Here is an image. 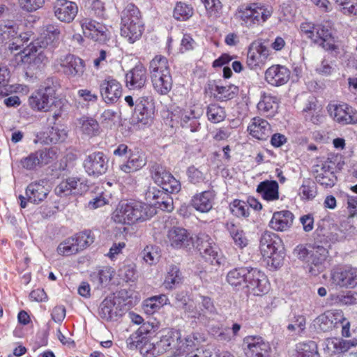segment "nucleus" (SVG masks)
Wrapping results in <instances>:
<instances>
[{
	"label": "nucleus",
	"instance_id": "1",
	"mask_svg": "<svg viewBox=\"0 0 357 357\" xmlns=\"http://www.w3.org/2000/svg\"><path fill=\"white\" fill-rule=\"evenodd\" d=\"M154 209L149 205L136 201L121 202L112 213V218L119 224L132 225L152 217Z\"/></svg>",
	"mask_w": 357,
	"mask_h": 357
},
{
	"label": "nucleus",
	"instance_id": "2",
	"mask_svg": "<svg viewBox=\"0 0 357 357\" xmlns=\"http://www.w3.org/2000/svg\"><path fill=\"white\" fill-rule=\"evenodd\" d=\"M60 33L61 31L56 26L47 25L45 33H44L45 36L37 38L24 47L23 54L26 61L33 62L36 64L44 62L47 59L43 52L44 50L57 40Z\"/></svg>",
	"mask_w": 357,
	"mask_h": 357
},
{
	"label": "nucleus",
	"instance_id": "3",
	"mask_svg": "<svg viewBox=\"0 0 357 357\" xmlns=\"http://www.w3.org/2000/svg\"><path fill=\"white\" fill-rule=\"evenodd\" d=\"M272 9L261 3H251L238 6L236 17L241 24L248 28L262 25L272 15Z\"/></svg>",
	"mask_w": 357,
	"mask_h": 357
},
{
	"label": "nucleus",
	"instance_id": "4",
	"mask_svg": "<svg viewBox=\"0 0 357 357\" xmlns=\"http://www.w3.org/2000/svg\"><path fill=\"white\" fill-rule=\"evenodd\" d=\"M143 31V23L139 9L132 3L128 4L121 13V36L129 43L139 39Z\"/></svg>",
	"mask_w": 357,
	"mask_h": 357
},
{
	"label": "nucleus",
	"instance_id": "5",
	"mask_svg": "<svg viewBox=\"0 0 357 357\" xmlns=\"http://www.w3.org/2000/svg\"><path fill=\"white\" fill-rule=\"evenodd\" d=\"M259 248L263 257L271 259L272 266L277 268L282 264V240L277 234L268 231H264L260 238Z\"/></svg>",
	"mask_w": 357,
	"mask_h": 357
},
{
	"label": "nucleus",
	"instance_id": "6",
	"mask_svg": "<svg viewBox=\"0 0 357 357\" xmlns=\"http://www.w3.org/2000/svg\"><path fill=\"white\" fill-rule=\"evenodd\" d=\"M167 334V336L171 337L169 339L172 340L168 341L169 356H178L183 352L192 349L205 340L204 337L198 333L188 335L184 340L181 339V334L178 331H169Z\"/></svg>",
	"mask_w": 357,
	"mask_h": 357
},
{
	"label": "nucleus",
	"instance_id": "7",
	"mask_svg": "<svg viewBox=\"0 0 357 357\" xmlns=\"http://www.w3.org/2000/svg\"><path fill=\"white\" fill-rule=\"evenodd\" d=\"M31 108L38 112H48L56 106L59 100L56 97V91L52 86H46L33 92L29 98Z\"/></svg>",
	"mask_w": 357,
	"mask_h": 357
},
{
	"label": "nucleus",
	"instance_id": "8",
	"mask_svg": "<svg viewBox=\"0 0 357 357\" xmlns=\"http://www.w3.org/2000/svg\"><path fill=\"white\" fill-rule=\"evenodd\" d=\"M22 27L17 24L5 26L1 36L3 39L8 44V49L11 51L24 50V45L27 43L31 36L29 31L24 32Z\"/></svg>",
	"mask_w": 357,
	"mask_h": 357
},
{
	"label": "nucleus",
	"instance_id": "9",
	"mask_svg": "<svg viewBox=\"0 0 357 357\" xmlns=\"http://www.w3.org/2000/svg\"><path fill=\"white\" fill-rule=\"evenodd\" d=\"M151 177L161 188L171 193L181 190V183L166 168L161 165L154 164L151 169Z\"/></svg>",
	"mask_w": 357,
	"mask_h": 357
},
{
	"label": "nucleus",
	"instance_id": "10",
	"mask_svg": "<svg viewBox=\"0 0 357 357\" xmlns=\"http://www.w3.org/2000/svg\"><path fill=\"white\" fill-rule=\"evenodd\" d=\"M331 283L341 288H354L357 285V271L350 266L334 267L330 274Z\"/></svg>",
	"mask_w": 357,
	"mask_h": 357
},
{
	"label": "nucleus",
	"instance_id": "11",
	"mask_svg": "<svg viewBox=\"0 0 357 357\" xmlns=\"http://www.w3.org/2000/svg\"><path fill=\"white\" fill-rule=\"evenodd\" d=\"M243 348L248 357H271V346L260 336L245 337L243 340Z\"/></svg>",
	"mask_w": 357,
	"mask_h": 357
},
{
	"label": "nucleus",
	"instance_id": "12",
	"mask_svg": "<svg viewBox=\"0 0 357 357\" xmlns=\"http://www.w3.org/2000/svg\"><path fill=\"white\" fill-rule=\"evenodd\" d=\"M83 167L89 176L98 177L106 173L108 159L102 152H93L86 156L83 161Z\"/></svg>",
	"mask_w": 357,
	"mask_h": 357
},
{
	"label": "nucleus",
	"instance_id": "13",
	"mask_svg": "<svg viewBox=\"0 0 357 357\" xmlns=\"http://www.w3.org/2000/svg\"><path fill=\"white\" fill-rule=\"evenodd\" d=\"M155 112L153 98L151 96H143L135 100L133 119L143 125L149 124Z\"/></svg>",
	"mask_w": 357,
	"mask_h": 357
},
{
	"label": "nucleus",
	"instance_id": "14",
	"mask_svg": "<svg viewBox=\"0 0 357 357\" xmlns=\"http://www.w3.org/2000/svg\"><path fill=\"white\" fill-rule=\"evenodd\" d=\"M56 159V151L53 149L45 148L30 153L23 158L21 165L27 170H33L36 167L43 166L51 163Z\"/></svg>",
	"mask_w": 357,
	"mask_h": 357
},
{
	"label": "nucleus",
	"instance_id": "15",
	"mask_svg": "<svg viewBox=\"0 0 357 357\" xmlns=\"http://www.w3.org/2000/svg\"><path fill=\"white\" fill-rule=\"evenodd\" d=\"M80 25L84 35L99 43H105L109 38V31L107 27L91 18H84L80 21Z\"/></svg>",
	"mask_w": 357,
	"mask_h": 357
},
{
	"label": "nucleus",
	"instance_id": "16",
	"mask_svg": "<svg viewBox=\"0 0 357 357\" xmlns=\"http://www.w3.org/2000/svg\"><path fill=\"white\" fill-rule=\"evenodd\" d=\"M57 62L63 74L69 78L81 77L85 71L84 61L71 54L61 56Z\"/></svg>",
	"mask_w": 357,
	"mask_h": 357
},
{
	"label": "nucleus",
	"instance_id": "17",
	"mask_svg": "<svg viewBox=\"0 0 357 357\" xmlns=\"http://www.w3.org/2000/svg\"><path fill=\"white\" fill-rule=\"evenodd\" d=\"M100 94L107 104H113L122 96L121 83L112 77L108 76L102 80L99 85Z\"/></svg>",
	"mask_w": 357,
	"mask_h": 357
},
{
	"label": "nucleus",
	"instance_id": "18",
	"mask_svg": "<svg viewBox=\"0 0 357 357\" xmlns=\"http://www.w3.org/2000/svg\"><path fill=\"white\" fill-rule=\"evenodd\" d=\"M245 287L254 296H262L268 293L269 283L265 274L257 268H252Z\"/></svg>",
	"mask_w": 357,
	"mask_h": 357
},
{
	"label": "nucleus",
	"instance_id": "19",
	"mask_svg": "<svg viewBox=\"0 0 357 357\" xmlns=\"http://www.w3.org/2000/svg\"><path fill=\"white\" fill-rule=\"evenodd\" d=\"M334 168V163L331 161H326L314 166L313 174L317 182L326 188L333 187L337 181Z\"/></svg>",
	"mask_w": 357,
	"mask_h": 357
},
{
	"label": "nucleus",
	"instance_id": "20",
	"mask_svg": "<svg viewBox=\"0 0 357 357\" xmlns=\"http://www.w3.org/2000/svg\"><path fill=\"white\" fill-rule=\"evenodd\" d=\"M53 11L58 20L70 23L78 13V6L71 1L56 0L53 4Z\"/></svg>",
	"mask_w": 357,
	"mask_h": 357
},
{
	"label": "nucleus",
	"instance_id": "21",
	"mask_svg": "<svg viewBox=\"0 0 357 357\" xmlns=\"http://www.w3.org/2000/svg\"><path fill=\"white\" fill-rule=\"evenodd\" d=\"M270 55L269 49L261 41L252 42L248 51L247 63L251 69L263 64Z\"/></svg>",
	"mask_w": 357,
	"mask_h": 357
},
{
	"label": "nucleus",
	"instance_id": "22",
	"mask_svg": "<svg viewBox=\"0 0 357 357\" xmlns=\"http://www.w3.org/2000/svg\"><path fill=\"white\" fill-rule=\"evenodd\" d=\"M48 181L40 179L31 182L26 188L27 201L34 204L43 202L50 193Z\"/></svg>",
	"mask_w": 357,
	"mask_h": 357
},
{
	"label": "nucleus",
	"instance_id": "23",
	"mask_svg": "<svg viewBox=\"0 0 357 357\" xmlns=\"http://www.w3.org/2000/svg\"><path fill=\"white\" fill-rule=\"evenodd\" d=\"M328 256L327 250L323 246L314 247L307 261L308 272L314 276L318 275L325 269V262Z\"/></svg>",
	"mask_w": 357,
	"mask_h": 357
},
{
	"label": "nucleus",
	"instance_id": "24",
	"mask_svg": "<svg viewBox=\"0 0 357 357\" xmlns=\"http://www.w3.org/2000/svg\"><path fill=\"white\" fill-rule=\"evenodd\" d=\"M197 247L200 254L206 259L213 263L220 264L221 262L218 258V248L213 239L206 234H199L197 239Z\"/></svg>",
	"mask_w": 357,
	"mask_h": 357
},
{
	"label": "nucleus",
	"instance_id": "25",
	"mask_svg": "<svg viewBox=\"0 0 357 357\" xmlns=\"http://www.w3.org/2000/svg\"><path fill=\"white\" fill-rule=\"evenodd\" d=\"M291 72L284 66L273 65L265 72V79L271 85L280 86L285 84L290 78Z\"/></svg>",
	"mask_w": 357,
	"mask_h": 357
},
{
	"label": "nucleus",
	"instance_id": "26",
	"mask_svg": "<svg viewBox=\"0 0 357 357\" xmlns=\"http://www.w3.org/2000/svg\"><path fill=\"white\" fill-rule=\"evenodd\" d=\"M170 337L166 333L156 343L144 342L139 347L141 354L144 357H156L160 354L169 353V343L168 341L172 340L169 339Z\"/></svg>",
	"mask_w": 357,
	"mask_h": 357
},
{
	"label": "nucleus",
	"instance_id": "27",
	"mask_svg": "<svg viewBox=\"0 0 357 357\" xmlns=\"http://www.w3.org/2000/svg\"><path fill=\"white\" fill-rule=\"evenodd\" d=\"M330 109L331 116L342 125L357 123V111L348 105H338Z\"/></svg>",
	"mask_w": 357,
	"mask_h": 357
},
{
	"label": "nucleus",
	"instance_id": "28",
	"mask_svg": "<svg viewBox=\"0 0 357 357\" xmlns=\"http://www.w3.org/2000/svg\"><path fill=\"white\" fill-rule=\"evenodd\" d=\"M311 40L327 51L337 52L338 50L331 32L322 25H316L314 36Z\"/></svg>",
	"mask_w": 357,
	"mask_h": 357
},
{
	"label": "nucleus",
	"instance_id": "29",
	"mask_svg": "<svg viewBox=\"0 0 357 357\" xmlns=\"http://www.w3.org/2000/svg\"><path fill=\"white\" fill-rule=\"evenodd\" d=\"M167 238L172 247L187 248L192 245V238L186 229L174 227L168 231Z\"/></svg>",
	"mask_w": 357,
	"mask_h": 357
},
{
	"label": "nucleus",
	"instance_id": "30",
	"mask_svg": "<svg viewBox=\"0 0 357 357\" xmlns=\"http://www.w3.org/2000/svg\"><path fill=\"white\" fill-rule=\"evenodd\" d=\"M294 219V214L288 210L276 211L273 214L269 227L277 231H285L291 227Z\"/></svg>",
	"mask_w": 357,
	"mask_h": 357
},
{
	"label": "nucleus",
	"instance_id": "31",
	"mask_svg": "<svg viewBox=\"0 0 357 357\" xmlns=\"http://www.w3.org/2000/svg\"><path fill=\"white\" fill-rule=\"evenodd\" d=\"M146 69L142 65H137L126 75V86L130 89H139L146 82Z\"/></svg>",
	"mask_w": 357,
	"mask_h": 357
},
{
	"label": "nucleus",
	"instance_id": "32",
	"mask_svg": "<svg viewBox=\"0 0 357 357\" xmlns=\"http://www.w3.org/2000/svg\"><path fill=\"white\" fill-rule=\"evenodd\" d=\"M215 192L213 190H206L199 194H196L191 199L192 207L201 213H207L213 208Z\"/></svg>",
	"mask_w": 357,
	"mask_h": 357
},
{
	"label": "nucleus",
	"instance_id": "33",
	"mask_svg": "<svg viewBox=\"0 0 357 357\" xmlns=\"http://www.w3.org/2000/svg\"><path fill=\"white\" fill-rule=\"evenodd\" d=\"M191 305L187 303L183 304V309L185 311L189 312L191 317H194L204 326L210 328L211 326H213V321L217 319L218 316L217 310H190Z\"/></svg>",
	"mask_w": 357,
	"mask_h": 357
},
{
	"label": "nucleus",
	"instance_id": "34",
	"mask_svg": "<svg viewBox=\"0 0 357 357\" xmlns=\"http://www.w3.org/2000/svg\"><path fill=\"white\" fill-rule=\"evenodd\" d=\"M248 130L253 137L266 140L271 134V126L265 119L255 117L248 126Z\"/></svg>",
	"mask_w": 357,
	"mask_h": 357
},
{
	"label": "nucleus",
	"instance_id": "35",
	"mask_svg": "<svg viewBox=\"0 0 357 357\" xmlns=\"http://www.w3.org/2000/svg\"><path fill=\"white\" fill-rule=\"evenodd\" d=\"M251 267H238L229 271L227 275V282L236 287H245Z\"/></svg>",
	"mask_w": 357,
	"mask_h": 357
},
{
	"label": "nucleus",
	"instance_id": "36",
	"mask_svg": "<svg viewBox=\"0 0 357 357\" xmlns=\"http://www.w3.org/2000/svg\"><path fill=\"white\" fill-rule=\"evenodd\" d=\"M357 346V339L344 340L341 338H327L325 340V350L333 354L347 352L350 348Z\"/></svg>",
	"mask_w": 357,
	"mask_h": 357
},
{
	"label": "nucleus",
	"instance_id": "37",
	"mask_svg": "<svg viewBox=\"0 0 357 357\" xmlns=\"http://www.w3.org/2000/svg\"><path fill=\"white\" fill-rule=\"evenodd\" d=\"M327 302L330 305H355L357 303V293L351 291H341L338 293L331 294Z\"/></svg>",
	"mask_w": 357,
	"mask_h": 357
},
{
	"label": "nucleus",
	"instance_id": "38",
	"mask_svg": "<svg viewBox=\"0 0 357 357\" xmlns=\"http://www.w3.org/2000/svg\"><path fill=\"white\" fill-rule=\"evenodd\" d=\"M279 102L277 97L271 94H264L257 104L260 113L267 117H273L278 112Z\"/></svg>",
	"mask_w": 357,
	"mask_h": 357
},
{
	"label": "nucleus",
	"instance_id": "39",
	"mask_svg": "<svg viewBox=\"0 0 357 357\" xmlns=\"http://www.w3.org/2000/svg\"><path fill=\"white\" fill-rule=\"evenodd\" d=\"M279 185L275 181H264L261 182L257 188L263 199L267 201H275L279 199Z\"/></svg>",
	"mask_w": 357,
	"mask_h": 357
},
{
	"label": "nucleus",
	"instance_id": "40",
	"mask_svg": "<svg viewBox=\"0 0 357 357\" xmlns=\"http://www.w3.org/2000/svg\"><path fill=\"white\" fill-rule=\"evenodd\" d=\"M146 164V158L143 153H130L126 163L120 166V169L126 172L130 173L137 171Z\"/></svg>",
	"mask_w": 357,
	"mask_h": 357
},
{
	"label": "nucleus",
	"instance_id": "41",
	"mask_svg": "<svg viewBox=\"0 0 357 357\" xmlns=\"http://www.w3.org/2000/svg\"><path fill=\"white\" fill-rule=\"evenodd\" d=\"M149 73L151 78L165 74L170 73V68L167 59L161 55L155 56L149 63Z\"/></svg>",
	"mask_w": 357,
	"mask_h": 357
},
{
	"label": "nucleus",
	"instance_id": "42",
	"mask_svg": "<svg viewBox=\"0 0 357 357\" xmlns=\"http://www.w3.org/2000/svg\"><path fill=\"white\" fill-rule=\"evenodd\" d=\"M114 275V271L112 267L105 266L93 272L91 278L92 282L98 284V288H104L109 284Z\"/></svg>",
	"mask_w": 357,
	"mask_h": 357
},
{
	"label": "nucleus",
	"instance_id": "43",
	"mask_svg": "<svg viewBox=\"0 0 357 357\" xmlns=\"http://www.w3.org/2000/svg\"><path fill=\"white\" fill-rule=\"evenodd\" d=\"M155 91L160 95L167 94L172 87L171 73L151 78Z\"/></svg>",
	"mask_w": 357,
	"mask_h": 357
},
{
	"label": "nucleus",
	"instance_id": "44",
	"mask_svg": "<svg viewBox=\"0 0 357 357\" xmlns=\"http://www.w3.org/2000/svg\"><path fill=\"white\" fill-rule=\"evenodd\" d=\"M182 281L183 276L180 269L175 265H171L163 282L165 288L169 290L173 289L181 284Z\"/></svg>",
	"mask_w": 357,
	"mask_h": 357
},
{
	"label": "nucleus",
	"instance_id": "45",
	"mask_svg": "<svg viewBox=\"0 0 357 357\" xmlns=\"http://www.w3.org/2000/svg\"><path fill=\"white\" fill-rule=\"evenodd\" d=\"M214 97L220 101H227L236 97L238 93V86L234 84L226 86L217 85L214 89Z\"/></svg>",
	"mask_w": 357,
	"mask_h": 357
},
{
	"label": "nucleus",
	"instance_id": "46",
	"mask_svg": "<svg viewBox=\"0 0 357 357\" xmlns=\"http://www.w3.org/2000/svg\"><path fill=\"white\" fill-rule=\"evenodd\" d=\"M66 137V132L63 129L52 127L42 134L40 139L45 144H56L63 142Z\"/></svg>",
	"mask_w": 357,
	"mask_h": 357
},
{
	"label": "nucleus",
	"instance_id": "47",
	"mask_svg": "<svg viewBox=\"0 0 357 357\" xmlns=\"http://www.w3.org/2000/svg\"><path fill=\"white\" fill-rule=\"evenodd\" d=\"M115 302L114 296L105 298L101 303L99 308V315L105 321H111L116 316L114 310Z\"/></svg>",
	"mask_w": 357,
	"mask_h": 357
},
{
	"label": "nucleus",
	"instance_id": "48",
	"mask_svg": "<svg viewBox=\"0 0 357 357\" xmlns=\"http://www.w3.org/2000/svg\"><path fill=\"white\" fill-rule=\"evenodd\" d=\"M208 333L218 342H229L233 340L230 328H224L222 324H217L211 326L208 328Z\"/></svg>",
	"mask_w": 357,
	"mask_h": 357
},
{
	"label": "nucleus",
	"instance_id": "49",
	"mask_svg": "<svg viewBox=\"0 0 357 357\" xmlns=\"http://www.w3.org/2000/svg\"><path fill=\"white\" fill-rule=\"evenodd\" d=\"M79 124L82 132L88 136L93 137L100 133L99 123L93 118L83 116L79 119Z\"/></svg>",
	"mask_w": 357,
	"mask_h": 357
},
{
	"label": "nucleus",
	"instance_id": "50",
	"mask_svg": "<svg viewBox=\"0 0 357 357\" xmlns=\"http://www.w3.org/2000/svg\"><path fill=\"white\" fill-rule=\"evenodd\" d=\"M198 118L199 115L194 110L184 112L181 114V125L184 128H189L191 132H195L200 125Z\"/></svg>",
	"mask_w": 357,
	"mask_h": 357
},
{
	"label": "nucleus",
	"instance_id": "51",
	"mask_svg": "<svg viewBox=\"0 0 357 357\" xmlns=\"http://www.w3.org/2000/svg\"><path fill=\"white\" fill-rule=\"evenodd\" d=\"M298 357H319L317 345L314 341L300 342L296 345Z\"/></svg>",
	"mask_w": 357,
	"mask_h": 357
},
{
	"label": "nucleus",
	"instance_id": "52",
	"mask_svg": "<svg viewBox=\"0 0 357 357\" xmlns=\"http://www.w3.org/2000/svg\"><path fill=\"white\" fill-rule=\"evenodd\" d=\"M206 115L208 121L216 123L222 121L226 117L225 108L217 103H211L208 105Z\"/></svg>",
	"mask_w": 357,
	"mask_h": 357
},
{
	"label": "nucleus",
	"instance_id": "53",
	"mask_svg": "<svg viewBox=\"0 0 357 357\" xmlns=\"http://www.w3.org/2000/svg\"><path fill=\"white\" fill-rule=\"evenodd\" d=\"M193 13L190 5L178 2L174 7L173 16L176 20L186 21L192 16Z\"/></svg>",
	"mask_w": 357,
	"mask_h": 357
},
{
	"label": "nucleus",
	"instance_id": "54",
	"mask_svg": "<svg viewBox=\"0 0 357 357\" xmlns=\"http://www.w3.org/2000/svg\"><path fill=\"white\" fill-rule=\"evenodd\" d=\"M335 316V313L330 312L319 316L316 320L318 329L324 332L332 330L337 324V321H334L333 319ZM335 319L337 320V319Z\"/></svg>",
	"mask_w": 357,
	"mask_h": 357
},
{
	"label": "nucleus",
	"instance_id": "55",
	"mask_svg": "<svg viewBox=\"0 0 357 357\" xmlns=\"http://www.w3.org/2000/svg\"><path fill=\"white\" fill-rule=\"evenodd\" d=\"M73 238L76 245H77L79 252L93 243L94 241V237L91 235V231L80 232L75 234Z\"/></svg>",
	"mask_w": 357,
	"mask_h": 357
},
{
	"label": "nucleus",
	"instance_id": "56",
	"mask_svg": "<svg viewBox=\"0 0 357 357\" xmlns=\"http://www.w3.org/2000/svg\"><path fill=\"white\" fill-rule=\"evenodd\" d=\"M339 10L344 15L350 17H357V3L350 0H336Z\"/></svg>",
	"mask_w": 357,
	"mask_h": 357
},
{
	"label": "nucleus",
	"instance_id": "57",
	"mask_svg": "<svg viewBox=\"0 0 357 357\" xmlns=\"http://www.w3.org/2000/svg\"><path fill=\"white\" fill-rule=\"evenodd\" d=\"M57 252L61 255L69 256L76 254L79 251L73 238L71 237L66 239L59 245Z\"/></svg>",
	"mask_w": 357,
	"mask_h": 357
},
{
	"label": "nucleus",
	"instance_id": "58",
	"mask_svg": "<svg viewBox=\"0 0 357 357\" xmlns=\"http://www.w3.org/2000/svg\"><path fill=\"white\" fill-rule=\"evenodd\" d=\"M168 302V298L165 294H160L151 297L146 300L145 306L150 310H146L148 312H154L160 308V307L166 305Z\"/></svg>",
	"mask_w": 357,
	"mask_h": 357
},
{
	"label": "nucleus",
	"instance_id": "59",
	"mask_svg": "<svg viewBox=\"0 0 357 357\" xmlns=\"http://www.w3.org/2000/svg\"><path fill=\"white\" fill-rule=\"evenodd\" d=\"M231 213L237 217H248L249 213L248 204L241 200L236 199L230 204Z\"/></svg>",
	"mask_w": 357,
	"mask_h": 357
},
{
	"label": "nucleus",
	"instance_id": "60",
	"mask_svg": "<svg viewBox=\"0 0 357 357\" xmlns=\"http://www.w3.org/2000/svg\"><path fill=\"white\" fill-rule=\"evenodd\" d=\"M316 194L315 184L309 180L304 181L299 189L301 197L305 199H312Z\"/></svg>",
	"mask_w": 357,
	"mask_h": 357
},
{
	"label": "nucleus",
	"instance_id": "61",
	"mask_svg": "<svg viewBox=\"0 0 357 357\" xmlns=\"http://www.w3.org/2000/svg\"><path fill=\"white\" fill-rule=\"evenodd\" d=\"M68 181L72 185L71 190L73 195H81L88 190V185L84 179L77 177H68Z\"/></svg>",
	"mask_w": 357,
	"mask_h": 357
},
{
	"label": "nucleus",
	"instance_id": "62",
	"mask_svg": "<svg viewBox=\"0 0 357 357\" xmlns=\"http://www.w3.org/2000/svg\"><path fill=\"white\" fill-rule=\"evenodd\" d=\"M142 255L143 259L149 265L156 263L160 257V255L158 251V248L152 245L146 246L144 249Z\"/></svg>",
	"mask_w": 357,
	"mask_h": 357
},
{
	"label": "nucleus",
	"instance_id": "63",
	"mask_svg": "<svg viewBox=\"0 0 357 357\" xmlns=\"http://www.w3.org/2000/svg\"><path fill=\"white\" fill-rule=\"evenodd\" d=\"M210 16L217 17L222 9L220 0H201Z\"/></svg>",
	"mask_w": 357,
	"mask_h": 357
},
{
	"label": "nucleus",
	"instance_id": "64",
	"mask_svg": "<svg viewBox=\"0 0 357 357\" xmlns=\"http://www.w3.org/2000/svg\"><path fill=\"white\" fill-rule=\"evenodd\" d=\"M188 179L190 183L198 184L204 181L205 176L202 170L194 166L188 167L187 171Z\"/></svg>",
	"mask_w": 357,
	"mask_h": 357
}]
</instances>
